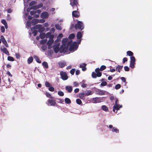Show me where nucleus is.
<instances>
[{"label":"nucleus","mask_w":152,"mask_h":152,"mask_svg":"<svg viewBox=\"0 0 152 152\" xmlns=\"http://www.w3.org/2000/svg\"><path fill=\"white\" fill-rule=\"evenodd\" d=\"M31 30L32 31V33L34 34V35L35 36L36 35L37 33H38V31L39 32H42L45 31V28L44 27L42 26L41 24L37 25L34 27L31 28Z\"/></svg>","instance_id":"f257e3e1"},{"label":"nucleus","mask_w":152,"mask_h":152,"mask_svg":"<svg viewBox=\"0 0 152 152\" xmlns=\"http://www.w3.org/2000/svg\"><path fill=\"white\" fill-rule=\"evenodd\" d=\"M45 20H43L39 21L40 23H43L45 22ZM39 22V20L37 19H34L32 20V22H31L29 20H28L27 23L26 27L28 29L31 28V26H34V25L36 24Z\"/></svg>","instance_id":"f03ea898"},{"label":"nucleus","mask_w":152,"mask_h":152,"mask_svg":"<svg viewBox=\"0 0 152 152\" xmlns=\"http://www.w3.org/2000/svg\"><path fill=\"white\" fill-rule=\"evenodd\" d=\"M72 42L70 41L69 42H68V39H63L62 41V44L61 46V48L63 50H66L68 47L69 45Z\"/></svg>","instance_id":"7ed1b4c3"},{"label":"nucleus","mask_w":152,"mask_h":152,"mask_svg":"<svg viewBox=\"0 0 152 152\" xmlns=\"http://www.w3.org/2000/svg\"><path fill=\"white\" fill-rule=\"evenodd\" d=\"M118 103V99H116V101L115 102V103L113 106V111L114 112L116 113H117V111L122 107V105L119 104Z\"/></svg>","instance_id":"20e7f679"},{"label":"nucleus","mask_w":152,"mask_h":152,"mask_svg":"<svg viewBox=\"0 0 152 152\" xmlns=\"http://www.w3.org/2000/svg\"><path fill=\"white\" fill-rule=\"evenodd\" d=\"M100 69L97 68L95 69V71L96 74L94 72H93L92 74V77L93 78H96L97 77H100L102 75V73L99 71Z\"/></svg>","instance_id":"39448f33"},{"label":"nucleus","mask_w":152,"mask_h":152,"mask_svg":"<svg viewBox=\"0 0 152 152\" xmlns=\"http://www.w3.org/2000/svg\"><path fill=\"white\" fill-rule=\"evenodd\" d=\"M78 46L77 42H74L70 47L69 50L72 52H74L77 49Z\"/></svg>","instance_id":"423d86ee"},{"label":"nucleus","mask_w":152,"mask_h":152,"mask_svg":"<svg viewBox=\"0 0 152 152\" xmlns=\"http://www.w3.org/2000/svg\"><path fill=\"white\" fill-rule=\"evenodd\" d=\"M75 29L79 28L82 30L84 28L83 24L82 22L78 21L77 23L75 25Z\"/></svg>","instance_id":"0eeeda50"},{"label":"nucleus","mask_w":152,"mask_h":152,"mask_svg":"<svg viewBox=\"0 0 152 152\" xmlns=\"http://www.w3.org/2000/svg\"><path fill=\"white\" fill-rule=\"evenodd\" d=\"M54 45L53 48L54 51L55 53H57L59 51V50L60 43L55 41L54 42Z\"/></svg>","instance_id":"6e6552de"},{"label":"nucleus","mask_w":152,"mask_h":152,"mask_svg":"<svg viewBox=\"0 0 152 152\" xmlns=\"http://www.w3.org/2000/svg\"><path fill=\"white\" fill-rule=\"evenodd\" d=\"M109 127L110 129H111V131L114 132L116 133H118L119 132V130L115 127H113V126L111 125H109Z\"/></svg>","instance_id":"1a4fd4ad"},{"label":"nucleus","mask_w":152,"mask_h":152,"mask_svg":"<svg viewBox=\"0 0 152 152\" xmlns=\"http://www.w3.org/2000/svg\"><path fill=\"white\" fill-rule=\"evenodd\" d=\"M60 75L61 76V78L63 80H66L68 78V77L66 74L65 72L61 71L60 72Z\"/></svg>","instance_id":"9d476101"},{"label":"nucleus","mask_w":152,"mask_h":152,"mask_svg":"<svg viewBox=\"0 0 152 152\" xmlns=\"http://www.w3.org/2000/svg\"><path fill=\"white\" fill-rule=\"evenodd\" d=\"M54 41L53 39H49L47 42V44L48 46V48L49 49H51L52 47V45Z\"/></svg>","instance_id":"9b49d317"},{"label":"nucleus","mask_w":152,"mask_h":152,"mask_svg":"<svg viewBox=\"0 0 152 152\" xmlns=\"http://www.w3.org/2000/svg\"><path fill=\"white\" fill-rule=\"evenodd\" d=\"M48 102L47 104L49 106H54L56 104L55 101L52 99H49L47 101Z\"/></svg>","instance_id":"f8f14e48"},{"label":"nucleus","mask_w":152,"mask_h":152,"mask_svg":"<svg viewBox=\"0 0 152 152\" xmlns=\"http://www.w3.org/2000/svg\"><path fill=\"white\" fill-rule=\"evenodd\" d=\"M82 34L81 32H77V39H78V42L79 43H80L81 42V38L82 37Z\"/></svg>","instance_id":"ddd939ff"},{"label":"nucleus","mask_w":152,"mask_h":152,"mask_svg":"<svg viewBox=\"0 0 152 152\" xmlns=\"http://www.w3.org/2000/svg\"><path fill=\"white\" fill-rule=\"evenodd\" d=\"M91 101L94 103H97L100 102H101L100 99L98 97L93 98L91 100Z\"/></svg>","instance_id":"4468645a"},{"label":"nucleus","mask_w":152,"mask_h":152,"mask_svg":"<svg viewBox=\"0 0 152 152\" xmlns=\"http://www.w3.org/2000/svg\"><path fill=\"white\" fill-rule=\"evenodd\" d=\"M1 51L3 52L4 53L9 56L10 55L9 53L7 50V49L4 47H1Z\"/></svg>","instance_id":"2eb2a0df"},{"label":"nucleus","mask_w":152,"mask_h":152,"mask_svg":"<svg viewBox=\"0 0 152 152\" xmlns=\"http://www.w3.org/2000/svg\"><path fill=\"white\" fill-rule=\"evenodd\" d=\"M49 16V14L48 12H42L41 14V17L42 18H47Z\"/></svg>","instance_id":"dca6fc26"},{"label":"nucleus","mask_w":152,"mask_h":152,"mask_svg":"<svg viewBox=\"0 0 152 152\" xmlns=\"http://www.w3.org/2000/svg\"><path fill=\"white\" fill-rule=\"evenodd\" d=\"M45 37L47 38H49L50 39H53L54 37L53 35H51L50 32H48L45 34Z\"/></svg>","instance_id":"f3484780"},{"label":"nucleus","mask_w":152,"mask_h":152,"mask_svg":"<svg viewBox=\"0 0 152 152\" xmlns=\"http://www.w3.org/2000/svg\"><path fill=\"white\" fill-rule=\"evenodd\" d=\"M72 16L75 17H78L79 16V13L76 11H74L72 12Z\"/></svg>","instance_id":"a211bd4d"},{"label":"nucleus","mask_w":152,"mask_h":152,"mask_svg":"<svg viewBox=\"0 0 152 152\" xmlns=\"http://www.w3.org/2000/svg\"><path fill=\"white\" fill-rule=\"evenodd\" d=\"M86 64L85 63H83L80 65V67L82 68L83 71H85L86 69Z\"/></svg>","instance_id":"6ab92c4d"},{"label":"nucleus","mask_w":152,"mask_h":152,"mask_svg":"<svg viewBox=\"0 0 152 152\" xmlns=\"http://www.w3.org/2000/svg\"><path fill=\"white\" fill-rule=\"evenodd\" d=\"M43 6V4L42 3H40L37 6H35L32 7L33 9H37L38 8H40L42 7Z\"/></svg>","instance_id":"aec40b11"},{"label":"nucleus","mask_w":152,"mask_h":152,"mask_svg":"<svg viewBox=\"0 0 152 152\" xmlns=\"http://www.w3.org/2000/svg\"><path fill=\"white\" fill-rule=\"evenodd\" d=\"M63 37V35L61 34H59L58 36L57 37V39L55 41L56 42H59L60 40V39Z\"/></svg>","instance_id":"412c9836"},{"label":"nucleus","mask_w":152,"mask_h":152,"mask_svg":"<svg viewBox=\"0 0 152 152\" xmlns=\"http://www.w3.org/2000/svg\"><path fill=\"white\" fill-rule=\"evenodd\" d=\"M72 6L73 7H74L75 6H76V7H77V0H72Z\"/></svg>","instance_id":"4be33fe9"},{"label":"nucleus","mask_w":152,"mask_h":152,"mask_svg":"<svg viewBox=\"0 0 152 152\" xmlns=\"http://www.w3.org/2000/svg\"><path fill=\"white\" fill-rule=\"evenodd\" d=\"M58 65L60 67H63L65 66L66 63L64 62H60L58 63Z\"/></svg>","instance_id":"5701e85b"},{"label":"nucleus","mask_w":152,"mask_h":152,"mask_svg":"<svg viewBox=\"0 0 152 152\" xmlns=\"http://www.w3.org/2000/svg\"><path fill=\"white\" fill-rule=\"evenodd\" d=\"M66 90L69 92H71L72 91V88L71 86H66Z\"/></svg>","instance_id":"b1692460"},{"label":"nucleus","mask_w":152,"mask_h":152,"mask_svg":"<svg viewBox=\"0 0 152 152\" xmlns=\"http://www.w3.org/2000/svg\"><path fill=\"white\" fill-rule=\"evenodd\" d=\"M122 67L123 66H118L116 68V70L118 71L119 72H120Z\"/></svg>","instance_id":"393cba45"},{"label":"nucleus","mask_w":152,"mask_h":152,"mask_svg":"<svg viewBox=\"0 0 152 152\" xmlns=\"http://www.w3.org/2000/svg\"><path fill=\"white\" fill-rule=\"evenodd\" d=\"M93 93V92L90 90H88L87 91L86 93H85V95L86 96H89L92 94Z\"/></svg>","instance_id":"a878e982"},{"label":"nucleus","mask_w":152,"mask_h":152,"mask_svg":"<svg viewBox=\"0 0 152 152\" xmlns=\"http://www.w3.org/2000/svg\"><path fill=\"white\" fill-rule=\"evenodd\" d=\"M33 60V58L32 57H30L28 58L27 60L28 64H29L31 63Z\"/></svg>","instance_id":"bb28decb"},{"label":"nucleus","mask_w":152,"mask_h":152,"mask_svg":"<svg viewBox=\"0 0 152 152\" xmlns=\"http://www.w3.org/2000/svg\"><path fill=\"white\" fill-rule=\"evenodd\" d=\"M85 94H81L79 95V97L82 99H85Z\"/></svg>","instance_id":"cd10ccee"},{"label":"nucleus","mask_w":152,"mask_h":152,"mask_svg":"<svg viewBox=\"0 0 152 152\" xmlns=\"http://www.w3.org/2000/svg\"><path fill=\"white\" fill-rule=\"evenodd\" d=\"M42 64L43 66L46 68H48V64L46 62H43L42 63Z\"/></svg>","instance_id":"c85d7f7f"},{"label":"nucleus","mask_w":152,"mask_h":152,"mask_svg":"<svg viewBox=\"0 0 152 152\" xmlns=\"http://www.w3.org/2000/svg\"><path fill=\"white\" fill-rule=\"evenodd\" d=\"M65 103L67 104L71 103V101L68 98H66L65 99Z\"/></svg>","instance_id":"c756f323"},{"label":"nucleus","mask_w":152,"mask_h":152,"mask_svg":"<svg viewBox=\"0 0 152 152\" xmlns=\"http://www.w3.org/2000/svg\"><path fill=\"white\" fill-rule=\"evenodd\" d=\"M135 62H130V66L132 68H134V67Z\"/></svg>","instance_id":"7c9ffc66"},{"label":"nucleus","mask_w":152,"mask_h":152,"mask_svg":"<svg viewBox=\"0 0 152 152\" xmlns=\"http://www.w3.org/2000/svg\"><path fill=\"white\" fill-rule=\"evenodd\" d=\"M39 37L40 38L43 39L45 37V33H41L40 34Z\"/></svg>","instance_id":"2f4dec72"},{"label":"nucleus","mask_w":152,"mask_h":152,"mask_svg":"<svg viewBox=\"0 0 152 152\" xmlns=\"http://www.w3.org/2000/svg\"><path fill=\"white\" fill-rule=\"evenodd\" d=\"M102 108L103 110L105 111H108V109L107 107L105 105H103L102 106Z\"/></svg>","instance_id":"473e14b6"},{"label":"nucleus","mask_w":152,"mask_h":152,"mask_svg":"<svg viewBox=\"0 0 152 152\" xmlns=\"http://www.w3.org/2000/svg\"><path fill=\"white\" fill-rule=\"evenodd\" d=\"M127 55L130 56V57L132 56L133 55V53L132 51H128L127 52Z\"/></svg>","instance_id":"72a5a7b5"},{"label":"nucleus","mask_w":152,"mask_h":152,"mask_svg":"<svg viewBox=\"0 0 152 152\" xmlns=\"http://www.w3.org/2000/svg\"><path fill=\"white\" fill-rule=\"evenodd\" d=\"M34 58L37 62L38 63H40L41 62V61L39 59L38 57L36 56H34Z\"/></svg>","instance_id":"f704fd0d"},{"label":"nucleus","mask_w":152,"mask_h":152,"mask_svg":"<svg viewBox=\"0 0 152 152\" xmlns=\"http://www.w3.org/2000/svg\"><path fill=\"white\" fill-rule=\"evenodd\" d=\"M7 60L9 61H14V58L12 56H9L7 57Z\"/></svg>","instance_id":"c9c22d12"},{"label":"nucleus","mask_w":152,"mask_h":152,"mask_svg":"<svg viewBox=\"0 0 152 152\" xmlns=\"http://www.w3.org/2000/svg\"><path fill=\"white\" fill-rule=\"evenodd\" d=\"M130 62H135V59L134 57L133 56H131L130 57Z\"/></svg>","instance_id":"e433bc0d"},{"label":"nucleus","mask_w":152,"mask_h":152,"mask_svg":"<svg viewBox=\"0 0 152 152\" xmlns=\"http://www.w3.org/2000/svg\"><path fill=\"white\" fill-rule=\"evenodd\" d=\"M56 28L58 30H61V26L59 24H57L55 25Z\"/></svg>","instance_id":"4c0bfd02"},{"label":"nucleus","mask_w":152,"mask_h":152,"mask_svg":"<svg viewBox=\"0 0 152 152\" xmlns=\"http://www.w3.org/2000/svg\"><path fill=\"white\" fill-rule=\"evenodd\" d=\"M45 85L46 86V87H47L49 88L50 86H51V85L50 83L48 82H45Z\"/></svg>","instance_id":"58836bf2"},{"label":"nucleus","mask_w":152,"mask_h":152,"mask_svg":"<svg viewBox=\"0 0 152 152\" xmlns=\"http://www.w3.org/2000/svg\"><path fill=\"white\" fill-rule=\"evenodd\" d=\"M58 94L60 96H63L64 95V93L61 91H59L58 92Z\"/></svg>","instance_id":"ea45409f"},{"label":"nucleus","mask_w":152,"mask_h":152,"mask_svg":"<svg viewBox=\"0 0 152 152\" xmlns=\"http://www.w3.org/2000/svg\"><path fill=\"white\" fill-rule=\"evenodd\" d=\"M76 103L78 104H80L82 103V101L80 99H77L76 100Z\"/></svg>","instance_id":"a19ab883"},{"label":"nucleus","mask_w":152,"mask_h":152,"mask_svg":"<svg viewBox=\"0 0 152 152\" xmlns=\"http://www.w3.org/2000/svg\"><path fill=\"white\" fill-rule=\"evenodd\" d=\"M47 41L46 39H42L40 41V43L42 44H44Z\"/></svg>","instance_id":"79ce46f5"},{"label":"nucleus","mask_w":152,"mask_h":152,"mask_svg":"<svg viewBox=\"0 0 152 152\" xmlns=\"http://www.w3.org/2000/svg\"><path fill=\"white\" fill-rule=\"evenodd\" d=\"M118 99L117 98H116L114 96H111L110 98V99L111 101H113V100H115V101L116 100V99Z\"/></svg>","instance_id":"37998d69"},{"label":"nucleus","mask_w":152,"mask_h":152,"mask_svg":"<svg viewBox=\"0 0 152 152\" xmlns=\"http://www.w3.org/2000/svg\"><path fill=\"white\" fill-rule=\"evenodd\" d=\"M75 37V35L74 34H71L69 36V38L70 39H73Z\"/></svg>","instance_id":"c03bdc74"},{"label":"nucleus","mask_w":152,"mask_h":152,"mask_svg":"<svg viewBox=\"0 0 152 152\" xmlns=\"http://www.w3.org/2000/svg\"><path fill=\"white\" fill-rule=\"evenodd\" d=\"M2 43L5 46V47H8V43L6 40L4 41H3V42H2Z\"/></svg>","instance_id":"a18cd8bd"},{"label":"nucleus","mask_w":152,"mask_h":152,"mask_svg":"<svg viewBox=\"0 0 152 152\" xmlns=\"http://www.w3.org/2000/svg\"><path fill=\"white\" fill-rule=\"evenodd\" d=\"M48 90L52 92L54 91V88L51 86L49 88Z\"/></svg>","instance_id":"49530a36"},{"label":"nucleus","mask_w":152,"mask_h":152,"mask_svg":"<svg viewBox=\"0 0 152 152\" xmlns=\"http://www.w3.org/2000/svg\"><path fill=\"white\" fill-rule=\"evenodd\" d=\"M106 68V67L104 65H102L100 67V70L101 71H102L105 69Z\"/></svg>","instance_id":"de8ad7c7"},{"label":"nucleus","mask_w":152,"mask_h":152,"mask_svg":"<svg viewBox=\"0 0 152 152\" xmlns=\"http://www.w3.org/2000/svg\"><path fill=\"white\" fill-rule=\"evenodd\" d=\"M0 39L1 40V41L2 42H3V41H4L6 40L3 36H1L0 37Z\"/></svg>","instance_id":"09e8293b"},{"label":"nucleus","mask_w":152,"mask_h":152,"mask_svg":"<svg viewBox=\"0 0 152 152\" xmlns=\"http://www.w3.org/2000/svg\"><path fill=\"white\" fill-rule=\"evenodd\" d=\"M0 39L1 40V41L2 42H3V41H4L6 40L3 36H1L0 37Z\"/></svg>","instance_id":"8fccbe9b"},{"label":"nucleus","mask_w":152,"mask_h":152,"mask_svg":"<svg viewBox=\"0 0 152 152\" xmlns=\"http://www.w3.org/2000/svg\"><path fill=\"white\" fill-rule=\"evenodd\" d=\"M107 84V83L105 81H103L102 82L101 84V85L102 86H104L106 85Z\"/></svg>","instance_id":"3c124183"},{"label":"nucleus","mask_w":152,"mask_h":152,"mask_svg":"<svg viewBox=\"0 0 152 152\" xmlns=\"http://www.w3.org/2000/svg\"><path fill=\"white\" fill-rule=\"evenodd\" d=\"M1 32L4 33L5 32V29L4 26H1Z\"/></svg>","instance_id":"603ef678"},{"label":"nucleus","mask_w":152,"mask_h":152,"mask_svg":"<svg viewBox=\"0 0 152 152\" xmlns=\"http://www.w3.org/2000/svg\"><path fill=\"white\" fill-rule=\"evenodd\" d=\"M121 87V85L119 84H118L115 86V88L116 89L120 88Z\"/></svg>","instance_id":"864d4df0"},{"label":"nucleus","mask_w":152,"mask_h":152,"mask_svg":"<svg viewBox=\"0 0 152 152\" xmlns=\"http://www.w3.org/2000/svg\"><path fill=\"white\" fill-rule=\"evenodd\" d=\"M46 95L47 97H48L50 98H52V96L48 92H46Z\"/></svg>","instance_id":"5fc2aeb1"},{"label":"nucleus","mask_w":152,"mask_h":152,"mask_svg":"<svg viewBox=\"0 0 152 152\" xmlns=\"http://www.w3.org/2000/svg\"><path fill=\"white\" fill-rule=\"evenodd\" d=\"M1 22L4 25H6L7 24L6 21L4 19L2 20L1 21Z\"/></svg>","instance_id":"6e6d98bb"},{"label":"nucleus","mask_w":152,"mask_h":152,"mask_svg":"<svg viewBox=\"0 0 152 152\" xmlns=\"http://www.w3.org/2000/svg\"><path fill=\"white\" fill-rule=\"evenodd\" d=\"M15 56L16 58L17 59H19L20 58V56L19 54L18 53H15Z\"/></svg>","instance_id":"4d7b16f0"},{"label":"nucleus","mask_w":152,"mask_h":152,"mask_svg":"<svg viewBox=\"0 0 152 152\" xmlns=\"http://www.w3.org/2000/svg\"><path fill=\"white\" fill-rule=\"evenodd\" d=\"M84 81H83L82 82V84L81 85V86L83 88L86 87V84L84 83Z\"/></svg>","instance_id":"13d9d810"},{"label":"nucleus","mask_w":152,"mask_h":152,"mask_svg":"<svg viewBox=\"0 0 152 152\" xmlns=\"http://www.w3.org/2000/svg\"><path fill=\"white\" fill-rule=\"evenodd\" d=\"M11 18L10 16V15L8 14L7 17V19L8 20H11Z\"/></svg>","instance_id":"bf43d9fd"},{"label":"nucleus","mask_w":152,"mask_h":152,"mask_svg":"<svg viewBox=\"0 0 152 152\" xmlns=\"http://www.w3.org/2000/svg\"><path fill=\"white\" fill-rule=\"evenodd\" d=\"M124 69L125 71H128L129 70V68L127 66H125L124 67Z\"/></svg>","instance_id":"052dcab7"},{"label":"nucleus","mask_w":152,"mask_h":152,"mask_svg":"<svg viewBox=\"0 0 152 152\" xmlns=\"http://www.w3.org/2000/svg\"><path fill=\"white\" fill-rule=\"evenodd\" d=\"M75 72V69H72L70 71V73L72 75H73Z\"/></svg>","instance_id":"680f3d73"},{"label":"nucleus","mask_w":152,"mask_h":152,"mask_svg":"<svg viewBox=\"0 0 152 152\" xmlns=\"http://www.w3.org/2000/svg\"><path fill=\"white\" fill-rule=\"evenodd\" d=\"M41 48L43 50H45L46 49L47 47L46 46L43 45L42 46Z\"/></svg>","instance_id":"e2e57ef3"},{"label":"nucleus","mask_w":152,"mask_h":152,"mask_svg":"<svg viewBox=\"0 0 152 152\" xmlns=\"http://www.w3.org/2000/svg\"><path fill=\"white\" fill-rule=\"evenodd\" d=\"M127 61V59L126 58H124L123 59V62L124 63Z\"/></svg>","instance_id":"0e129e2a"},{"label":"nucleus","mask_w":152,"mask_h":152,"mask_svg":"<svg viewBox=\"0 0 152 152\" xmlns=\"http://www.w3.org/2000/svg\"><path fill=\"white\" fill-rule=\"evenodd\" d=\"M12 9H8L7 10V12L10 13L12 12Z\"/></svg>","instance_id":"69168bd1"},{"label":"nucleus","mask_w":152,"mask_h":152,"mask_svg":"<svg viewBox=\"0 0 152 152\" xmlns=\"http://www.w3.org/2000/svg\"><path fill=\"white\" fill-rule=\"evenodd\" d=\"M80 73V71L79 70H77L76 71L75 74L76 75H78Z\"/></svg>","instance_id":"338daca9"},{"label":"nucleus","mask_w":152,"mask_h":152,"mask_svg":"<svg viewBox=\"0 0 152 152\" xmlns=\"http://www.w3.org/2000/svg\"><path fill=\"white\" fill-rule=\"evenodd\" d=\"M35 2L34 1H32L31 2V3L30 4V6H31L33 4H35Z\"/></svg>","instance_id":"774afa93"}]
</instances>
